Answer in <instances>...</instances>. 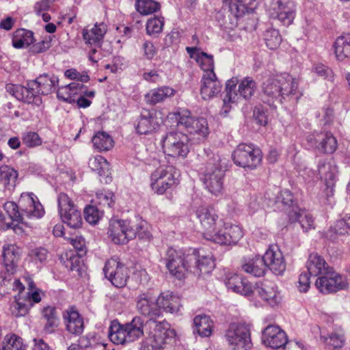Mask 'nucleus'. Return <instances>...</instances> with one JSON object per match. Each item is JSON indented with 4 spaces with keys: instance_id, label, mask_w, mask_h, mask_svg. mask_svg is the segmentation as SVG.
Listing matches in <instances>:
<instances>
[{
    "instance_id": "nucleus-1",
    "label": "nucleus",
    "mask_w": 350,
    "mask_h": 350,
    "mask_svg": "<svg viewBox=\"0 0 350 350\" xmlns=\"http://www.w3.org/2000/svg\"><path fill=\"white\" fill-rule=\"evenodd\" d=\"M297 81L288 73L265 80L262 86L261 100L269 106L283 100H290L297 94Z\"/></svg>"
},
{
    "instance_id": "nucleus-2",
    "label": "nucleus",
    "mask_w": 350,
    "mask_h": 350,
    "mask_svg": "<svg viewBox=\"0 0 350 350\" xmlns=\"http://www.w3.org/2000/svg\"><path fill=\"white\" fill-rule=\"evenodd\" d=\"M144 321L140 317H135L129 323L121 325L113 321L109 328V340L116 345L133 342L144 335Z\"/></svg>"
},
{
    "instance_id": "nucleus-3",
    "label": "nucleus",
    "mask_w": 350,
    "mask_h": 350,
    "mask_svg": "<svg viewBox=\"0 0 350 350\" xmlns=\"http://www.w3.org/2000/svg\"><path fill=\"white\" fill-rule=\"evenodd\" d=\"M169 117L176 120L177 126L183 127L193 139L203 140L209 134L207 120L202 117L193 116L188 110L178 109L170 113Z\"/></svg>"
},
{
    "instance_id": "nucleus-4",
    "label": "nucleus",
    "mask_w": 350,
    "mask_h": 350,
    "mask_svg": "<svg viewBox=\"0 0 350 350\" xmlns=\"http://www.w3.org/2000/svg\"><path fill=\"white\" fill-rule=\"evenodd\" d=\"M225 172L219 155H213L206 163L202 179L206 189L212 194L217 196L222 192Z\"/></svg>"
},
{
    "instance_id": "nucleus-5",
    "label": "nucleus",
    "mask_w": 350,
    "mask_h": 350,
    "mask_svg": "<svg viewBox=\"0 0 350 350\" xmlns=\"http://www.w3.org/2000/svg\"><path fill=\"white\" fill-rule=\"evenodd\" d=\"M224 338L232 350H250L253 347L251 327L246 323H232L225 331Z\"/></svg>"
},
{
    "instance_id": "nucleus-6",
    "label": "nucleus",
    "mask_w": 350,
    "mask_h": 350,
    "mask_svg": "<svg viewBox=\"0 0 350 350\" xmlns=\"http://www.w3.org/2000/svg\"><path fill=\"white\" fill-rule=\"evenodd\" d=\"M177 170L171 165L161 164L150 175V187L154 193L162 195L178 185Z\"/></svg>"
},
{
    "instance_id": "nucleus-7",
    "label": "nucleus",
    "mask_w": 350,
    "mask_h": 350,
    "mask_svg": "<svg viewBox=\"0 0 350 350\" xmlns=\"http://www.w3.org/2000/svg\"><path fill=\"white\" fill-rule=\"evenodd\" d=\"M163 153L174 158H185L189 152V137L178 131H171L162 136L160 141Z\"/></svg>"
},
{
    "instance_id": "nucleus-8",
    "label": "nucleus",
    "mask_w": 350,
    "mask_h": 350,
    "mask_svg": "<svg viewBox=\"0 0 350 350\" xmlns=\"http://www.w3.org/2000/svg\"><path fill=\"white\" fill-rule=\"evenodd\" d=\"M234 163L243 168L255 169L262 161L260 148L252 144H239L232 153Z\"/></svg>"
},
{
    "instance_id": "nucleus-9",
    "label": "nucleus",
    "mask_w": 350,
    "mask_h": 350,
    "mask_svg": "<svg viewBox=\"0 0 350 350\" xmlns=\"http://www.w3.org/2000/svg\"><path fill=\"white\" fill-rule=\"evenodd\" d=\"M267 11L270 18L289 26L295 16V5L292 0H270Z\"/></svg>"
},
{
    "instance_id": "nucleus-10",
    "label": "nucleus",
    "mask_w": 350,
    "mask_h": 350,
    "mask_svg": "<svg viewBox=\"0 0 350 350\" xmlns=\"http://www.w3.org/2000/svg\"><path fill=\"white\" fill-rule=\"evenodd\" d=\"M59 212L62 220L72 228H78L82 224V217L80 211L77 209L71 199L65 193L59 194Z\"/></svg>"
},
{
    "instance_id": "nucleus-11",
    "label": "nucleus",
    "mask_w": 350,
    "mask_h": 350,
    "mask_svg": "<svg viewBox=\"0 0 350 350\" xmlns=\"http://www.w3.org/2000/svg\"><path fill=\"white\" fill-rule=\"evenodd\" d=\"M107 234L115 244H126L137 237V231L131 222L126 220L111 219Z\"/></svg>"
},
{
    "instance_id": "nucleus-12",
    "label": "nucleus",
    "mask_w": 350,
    "mask_h": 350,
    "mask_svg": "<svg viewBox=\"0 0 350 350\" xmlns=\"http://www.w3.org/2000/svg\"><path fill=\"white\" fill-rule=\"evenodd\" d=\"M247 0H223L224 3L228 4L229 9L226 16L223 12L216 15V18L220 25L226 29H233L237 25L238 18L242 16L248 11L246 5Z\"/></svg>"
},
{
    "instance_id": "nucleus-13",
    "label": "nucleus",
    "mask_w": 350,
    "mask_h": 350,
    "mask_svg": "<svg viewBox=\"0 0 350 350\" xmlns=\"http://www.w3.org/2000/svg\"><path fill=\"white\" fill-rule=\"evenodd\" d=\"M103 271L105 278L118 288L125 286L129 278L128 267L121 262L118 257H113L108 260L103 268Z\"/></svg>"
},
{
    "instance_id": "nucleus-14",
    "label": "nucleus",
    "mask_w": 350,
    "mask_h": 350,
    "mask_svg": "<svg viewBox=\"0 0 350 350\" xmlns=\"http://www.w3.org/2000/svg\"><path fill=\"white\" fill-rule=\"evenodd\" d=\"M107 26L104 23L95 24L94 26H88L82 31L83 38L88 45L94 46L89 53V59L92 62H97L100 55H97L96 48L100 47L105 34L107 32Z\"/></svg>"
},
{
    "instance_id": "nucleus-15",
    "label": "nucleus",
    "mask_w": 350,
    "mask_h": 350,
    "mask_svg": "<svg viewBox=\"0 0 350 350\" xmlns=\"http://www.w3.org/2000/svg\"><path fill=\"white\" fill-rule=\"evenodd\" d=\"M243 236V232L240 226L222 222L220 227L215 229L208 241L220 245H235Z\"/></svg>"
},
{
    "instance_id": "nucleus-16",
    "label": "nucleus",
    "mask_w": 350,
    "mask_h": 350,
    "mask_svg": "<svg viewBox=\"0 0 350 350\" xmlns=\"http://www.w3.org/2000/svg\"><path fill=\"white\" fill-rule=\"evenodd\" d=\"M187 255L170 247L166 252L164 261L170 274L180 280L190 271L191 263H187Z\"/></svg>"
},
{
    "instance_id": "nucleus-17",
    "label": "nucleus",
    "mask_w": 350,
    "mask_h": 350,
    "mask_svg": "<svg viewBox=\"0 0 350 350\" xmlns=\"http://www.w3.org/2000/svg\"><path fill=\"white\" fill-rule=\"evenodd\" d=\"M164 117L161 110H143L137 120V133L139 135H148L157 130L163 124Z\"/></svg>"
},
{
    "instance_id": "nucleus-18",
    "label": "nucleus",
    "mask_w": 350,
    "mask_h": 350,
    "mask_svg": "<svg viewBox=\"0 0 350 350\" xmlns=\"http://www.w3.org/2000/svg\"><path fill=\"white\" fill-rule=\"evenodd\" d=\"M315 286L321 293L328 294L345 289L348 282L345 277L332 267L325 274L317 279Z\"/></svg>"
},
{
    "instance_id": "nucleus-19",
    "label": "nucleus",
    "mask_w": 350,
    "mask_h": 350,
    "mask_svg": "<svg viewBox=\"0 0 350 350\" xmlns=\"http://www.w3.org/2000/svg\"><path fill=\"white\" fill-rule=\"evenodd\" d=\"M136 310L142 315L148 318L147 321H154L162 313L158 306L157 299L149 291L139 293L136 299Z\"/></svg>"
},
{
    "instance_id": "nucleus-20",
    "label": "nucleus",
    "mask_w": 350,
    "mask_h": 350,
    "mask_svg": "<svg viewBox=\"0 0 350 350\" xmlns=\"http://www.w3.org/2000/svg\"><path fill=\"white\" fill-rule=\"evenodd\" d=\"M58 82L57 76L44 74L40 75L36 80L29 82L27 85L36 101H40V98L36 96V94L47 95L52 93L56 90Z\"/></svg>"
},
{
    "instance_id": "nucleus-21",
    "label": "nucleus",
    "mask_w": 350,
    "mask_h": 350,
    "mask_svg": "<svg viewBox=\"0 0 350 350\" xmlns=\"http://www.w3.org/2000/svg\"><path fill=\"white\" fill-rule=\"evenodd\" d=\"M196 215L203 229V236L208 240L215 228L220 227L222 221L212 208L204 206H199L196 211Z\"/></svg>"
},
{
    "instance_id": "nucleus-22",
    "label": "nucleus",
    "mask_w": 350,
    "mask_h": 350,
    "mask_svg": "<svg viewBox=\"0 0 350 350\" xmlns=\"http://www.w3.org/2000/svg\"><path fill=\"white\" fill-rule=\"evenodd\" d=\"M146 325L150 327L148 334L150 336L161 344L163 347L165 344L172 342L176 337V332L170 327V325L165 320L147 321Z\"/></svg>"
},
{
    "instance_id": "nucleus-23",
    "label": "nucleus",
    "mask_w": 350,
    "mask_h": 350,
    "mask_svg": "<svg viewBox=\"0 0 350 350\" xmlns=\"http://www.w3.org/2000/svg\"><path fill=\"white\" fill-rule=\"evenodd\" d=\"M252 294L259 296L269 306L274 307L278 306L282 301L280 292L277 285L271 281L256 284L253 287Z\"/></svg>"
},
{
    "instance_id": "nucleus-24",
    "label": "nucleus",
    "mask_w": 350,
    "mask_h": 350,
    "mask_svg": "<svg viewBox=\"0 0 350 350\" xmlns=\"http://www.w3.org/2000/svg\"><path fill=\"white\" fill-rule=\"evenodd\" d=\"M37 199L33 193L21 194L18 204L23 218L25 215L29 218H40L43 216L44 208L39 201H36Z\"/></svg>"
},
{
    "instance_id": "nucleus-25",
    "label": "nucleus",
    "mask_w": 350,
    "mask_h": 350,
    "mask_svg": "<svg viewBox=\"0 0 350 350\" xmlns=\"http://www.w3.org/2000/svg\"><path fill=\"white\" fill-rule=\"evenodd\" d=\"M187 263H191L190 272L196 275H202L211 273L215 268V264L212 256H201L193 251L187 254Z\"/></svg>"
},
{
    "instance_id": "nucleus-26",
    "label": "nucleus",
    "mask_w": 350,
    "mask_h": 350,
    "mask_svg": "<svg viewBox=\"0 0 350 350\" xmlns=\"http://www.w3.org/2000/svg\"><path fill=\"white\" fill-rule=\"evenodd\" d=\"M262 341L267 347L286 349V334L278 326L270 325L262 332Z\"/></svg>"
},
{
    "instance_id": "nucleus-27",
    "label": "nucleus",
    "mask_w": 350,
    "mask_h": 350,
    "mask_svg": "<svg viewBox=\"0 0 350 350\" xmlns=\"http://www.w3.org/2000/svg\"><path fill=\"white\" fill-rule=\"evenodd\" d=\"M266 269L269 268L276 275L282 274L286 269V262L282 252L277 245H271L261 257Z\"/></svg>"
},
{
    "instance_id": "nucleus-28",
    "label": "nucleus",
    "mask_w": 350,
    "mask_h": 350,
    "mask_svg": "<svg viewBox=\"0 0 350 350\" xmlns=\"http://www.w3.org/2000/svg\"><path fill=\"white\" fill-rule=\"evenodd\" d=\"M307 141L311 146L324 153L332 154L337 148L336 139L330 132L311 135L307 137Z\"/></svg>"
},
{
    "instance_id": "nucleus-29",
    "label": "nucleus",
    "mask_w": 350,
    "mask_h": 350,
    "mask_svg": "<svg viewBox=\"0 0 350 350\" xmlns=\"http://www.w3.org/2000/svg\"><path fill=\"white\" fill-rule=\"evenodd\" d=\"M221 90V82L215 72H204L201 79L200 94L204 100L216 96Z\"/></svg>"
},
{
    "instance_id": "nucleus-30",
    "label": "nucleus",
    "mask_w": 350,
    "mask_h": 350,
    "mask_svg": "<svg viewBox=\"0 0 350 350\" xmlns=\"http://www.w3.org/2000/svg\"><path fill=\"white\" fill-rule=\"evenodd\" d=\"M66 330L72 334L80 335L84 329L83 319L75 307H69L63 312Z\"/></svg>"
},
{
    "instance_id": "nucleus-31",
    "label": "nucleus",
    "mask_w": 350,
    "mask_h": 350,
    "mask_svg": "<svg viewBox=\"0 0 350 350\" xmlns=\"http://www.w3.org/2000/svg\"><path fill=\"white\" fill-rule=\"evenodd\" d=\"M176 90L167 85L150 90L144 96L145 102L150 105L163 103L174 96Z\"/></svg>"
},
{
    "instance_id": "nucleus-32",
    "label": "nucleus",
    "mask_w": 350,
    "mask_h": 350,
    "mask_svg": "<svg viewBox=\"0 0 350 350\" xmlns=\"http://www.w3.org/2000/svg\"><path fill=\"white\" fill-rule=\"evenodd\" d=\"M20 254L21 250L15 244H7L3 247V262L8 273L13 274L16 271Z\"/></svg>"
},
{
    "instance_id": "nucleus-33",
    "label": "nucleus",
    "mask_w": 350,
    "mask_h": 350,
    "mask_svg": "<svg viewBox=\"0 0 350 350\" xmlns=\"http://www.w3.org/2000/svg\"><path fill=\"white\" fill-rule=\"evenodd\" d=\"M41 317L44 323V332L46 334L54 333L59 323L56 308L51 306L44 307L41 311Z\"/></svg>"
},
{
    "instance_id": "nucleus-34",
    "label": "nucleus",
    "mask_w": 350,
    "mask_h": 350,
    "mask_svg": "<svg viewBox=\"0 0 350 350\" xmlns=\"http://www.w3.org/2000/svg\"><path fill=\"white\" fill-rule=\"evenodd\" d=\"M331 268L325 259L317 253L310 254L307 262V269L310 275L321 277Z\"/></svg>"
},
{
    "instance_id": "nucleus-35",
    "label": "nucleus",
    "mask_w": 350,
    "mask_h": 350,
    "mask_svg": "<svg viewBox=\"0 0 350 350\" xmlns=\"http://www.w3.org/2000/svg\"><path fill=\"white\" fill-rule=\"evenodd\" d=\"M226 286L233 292L245 296L250 295L253 291L252 284L247 280L237 274H234L227 279Z\"/></svg>"
},
{
    "instance_id": "nucleus-36",
    "label": "nucleus",
    "mask_w": 350,
    "mask_h": 350,
    "mask_svg": "<svg viewBox=\"0 0 350 350\" xmlns=\"http://www.w3.org/2000/svg\"><path fill=\"white\" fill-rule=\"evenodd\" d=\"M241 267L245 273L255 277L263 276L267 271L265 262L259 255L244 259Z\"/></svg>"
},
{
    "instance_id": "nucleus-37",
    "label": "nucleus",
    "mask_w": 350,
    "mask_h": 350,
    "mask_svg": "<svg viewBox=\"0 0 350 350\" xmlns=\"http://www.w3.org/2000/svg\"><path fill=\"white\" fill-rule=\"evenodd\" d=\"M334 53L338 61L350 59V33L338 36L334 42Z\"/></svg>"
},
{
    "instance_id": "nucleus-38",
    "label": "nucleus",
    "mask_w": 350,
    "mask_h": 350,
    "mask_svg": "<svg viewBox=\"0 0 350 350\" xmlns=\"http://www.w3.org/2000/svg\"><path fill=\"white\" fill-rule=\"evenodd\" d=\"M157 301L159 308L162 307L166 312L171 313L178 312L181 307L179 297L171 292L162 293L157 298Z\"/></svg>"
},
{
    "instance_id": "nucleus-39",
    "label": "nucleus",
    "mask_w": 350,
    "mask_h": 350,
    "mask_svg": "<svg viewBox=\"0 0 350 350\" xmlns=\"http://www.w3.org/2000/svg\"><path fill=\"white\" fill-rule=\"evenodd\" d=\"M88 165L91 170L96 172L100 176L105 177V183L111 180V178L109 176V163L103 157L100 155L92 157L89 159Z\"/></svg>"
},
{
    "instance_id": "nucleus-40",
    "label": "nucleus",
    "mask_w": 350,
    "mask_h": 350,
    "mask_svg": "<svg viewBox=\"0 0 350 350\" xmlns=\"http://www.w3.org/2000/svg\"><path fill=\"white\" fill-rule=\"evenodd\" d=\"M318 172L320 178L324 180L325 183L329 181L335 182L337 169L332 160L320 161L318 165Z\"/></svg>"
},
{
    "instance_id": "nucleus-41",
    "label": "nucleus",
    "mask_w": 350,
    "mask_h": 350,
    "mask_svg": "<svg viewBox=\"0 0 350 350\" xmlns=\"http://www.w3.org/2000/svg\"><path fill=\"white\" fill-rule=\"evenodd\" d=\"M83 89L84 85L81 83L75 81L59 88L57 91V96L64 100L71 102L74 100L73 96L78 94V90L81 94Z\"/></svg>"
},
{
    "instance_id": "nucleus-42",
    "label": "nucleus",
    "mask_w": 350,
    "mask_h": 350,
    "mask_svg": "<svg viewBox=\"0 0 350 350\" xmlns=\"http://www.w3.org/2000/svg\"><path fill=\"white\" fill-rule=\"evenodd\" d=\"M33 40V33L32 31L20 29L14 33L12 45L16 49L24 48L32 44Z\"/></svg>"
},
{
    "instance_id": "nucleus-43",
    "label": "nucleus",
    "mask_w": 350,
    "mask_h": 350,
    "mask_svg": "<svg viewBox=\"0 0 350 350\" xmlns=\"http://www.w3.org/2000/svg\"><path fill=\"white\" fill-rule=\"evenodd\" d=\"M18 172L9 165L0 166V183L10 189L15 187Z\"/></svg>"
},
{
    "instance_id": "nucleus-44",
    "label": "nucleus",
    "mask_w": 350,
    "mask_h": 350,
    "mask_svg": "<svg viewBox=\"0 0 350 350\" xmlns=\"http://www.w3.org/2000/svg\"><path fill=\"white\" fill-rule=\"evenodd\" d=\"M289 219L293 221H298L304 231L314 228V219L308 211L305 210L295 211V213H290Z\"/></svg>"
},
{
    "instance_id": "nucleus-45",
    "label": "nucleus",
    "mask_w": 350,
    "mask_h": 350,
    "mask_svg": "<svg viewBox=\"0 0 350 350\" xmlns=\"http://www.w3.org/2000/svg\"><path fill=\"white\" fill-rule=\"evenodd\" d=\"M275 203L278 204V208H281L284 211H288V208H292V211H289L290 213H294L295 211L298 210V207L296 206V203L294 201L293 193L288 190L282 191L279 195L276 197Z\"/></svg>"
},
{
    "instance_id": "nucleus-46",
    "label": "nucleus",
    "mask_w": 350,
    "mask_h": 350,
    "mask_svg": "<svg viewBox=\"0 0 350 350\" xmlns=\"http://www.w3.org/2000/svg\"><path fill=\"white\" fill-rule=\"evenodd\" d=\"M195 329L201 336L207 337L212 333L213 321L206 315H198L193 319Z\"/></svg>"
},
{
    "instance_id": "nucleus-47",
    "label": "nucleus",
    "mask_w": 350,
    "mask_h": 350,
    "mask_svg": "<svg viewBox=\"0 0 350 350\" xmlns=\"http://www.w3.org/2000/svg\"><path fill=\"white\" fill-rule=\"evenodd\" d=\"M94 147L99 152L107 151L113 146L112 137L105 132L96 133L92 137Z\"/></svg>"
},
{
    "instance_id": "nucleus-48",
    "label": "nucleus",
    "mask_w": 350,
    "mask_h": 350,
    "mask_svg": "<svg viewBox=\"0 0 350 350\" xmlns=\"http://www.w3.org/2000/svg\"><path fill=\"white\" fill-rule=\"evenodd\" d=\"M25 282L27 291L23 298L27 303L31 304V307H32L34 304L39 303L42 300L44 293L36 287L35 283L30 278H25Z\"/></svg>"
},
{
    "instance_id": "nucleus-49",
    "label": "nucleus",
    "mask_w": 350,
    "mask_h": 350,
    "mask_svg": "<svg viewBox=\"0 0 350 350\" xmlns=\"http://www.w3.org/2000/svg\"><path fill=\"white\" fill-rule=\"evenodd\" d=\"M135 9L142 15H150L160 10L161 5L155 0H136Z\"/></svg>"
},
{
    "instance_id": "nucleus-50",
    "label": "nucleus",
    "mask_w": 350,
    "mask_h": 350,
    "mask_svg": "<svg viewBox=\"0 0 350 350\" xmlns=\"http://www.w3.org/2000/svg\"><path fill=\"white\" fill-rule=\"evenodd\" d=\"M1 350H26V347L21 337L10 334L4 337Z\"/></svg>"
},
{
    "instance_id": "nucleus-51",
    "label": "nucleus",
    "mask_w": 350,
    "mask_h": 350,
    "mask_svg": "<svg viewBox=\"0 0 350 350\" xmlns=\"http://www.w3.org/2000/svg\"><path fill=\"white\" fill-rule=\"evenodd\" d=\"M49 257L48 250L43 247H38L31 249L27 255L29 262L33 263L37 267L44 264Z\"/></svg>"
},
{
    "instance_id": "nucleus-52",
    "label": "nucleus",
    "mask_w": 350,
    "mask_h": 350,
    "mask_svg": "<svg viewBox=\"0 0 350 350\" xmlns=\"http://www.w3.org/2000/svg\"><path fill=\"white\" fill-rule=\"evenodd\" d=\"M31 304L27 303L23 297L15 296V300L11 304L10 310L12 315L19 317L25 316L30 309Z\"/></svg>"
},
{
    "instance_id": "nucleus-53",
    "label": "nucleus",
    "mask_w": 350,
    "mask_h": 350,
    "mask_svg": "<svg viewBox=\"0 0 350 350\" xmlns=\"http://www.w3.org/2000/svg\"><path fill=\"white\" fill-rule=\"evenodd\" d=\"M256 90L255 81L250 77H245L240 82L238 92L243 98L249 99L254 95Z\"/></svg>"
},
{
    "instance_id": "nucleus-54",
    "label": "nucleus",
    "mask_w": 350,
    "mask_h": 350,
    "mask_svg": "<svg viewBox=\"0 0 350 350\" xmlns=\"http://www.w3.org/2000/svg\"><path fill=\"white\" fill-rule=\"evenodd\" d=\"M266 45L271 50H275L279 47L282 42V38L278 30L275 29H267L264 34Z\"/></svg>"
},
{
    "instance_id": "nucleus-55",
    "label": "nucleus",
    "mask_w": 350,
    "mask_h": 350,
    "mask_svg": "<svg viewBox=\"0 0 350 350\" xmlns=\"http://www.w3.org/2000/svg\"><path fill=\"white\" fill-rule=\"evenodd\" d=\"M164 18L162 16H154L146 22V30L149 36H154L163 31Z\"/></svg>"
},
{
    "instance_id": "nucleus-56",
    "label": "nucleus",
    "mask_w": 350,
    "mask_h": 350,
    "mask_svg": "<svg viewBox=\"0 0 350 350\" xmlns=\"http://www.w3.org/2000/svg\"><path fill=\"white\" fill-rule=\"evenodd\" d=\"M113 197V193L109 190H99L94 200L101 206L111 208L114 204Z\"/></svg>"
},
{
    "instance_id": "nucleus-57",
    "label": "nucleus",
    "mask_w": 350,
    "mask_h": 350,
    "mask_svg": "<svg viewBox=\"0 0 350 350\" xmlns=\"http://www.w3.org/2000/svg\"><path fill=\"white\" fill-rule=\"evenodd\" d=\"M3 208L13 221L23 223V217L21 211H19V204L14 202H7L3 205Z\"/></svg>"
},
{
    "instance_id": "nucleus-58",
    "label": "nucleus",
    "mask_w": 350,
    "mask_h": 350,
    "mask_svg": "<svg viewBox=\"0 0 350 350\" xmlns=\"http://www.w3.org/2000/svg\"><path fill=\"white\" fill-rule=\"evenodd\" d=\"M196 61L198 62L201 69L204 70V73L214 72V61L213 55H208L205 52H201L198 54Z\"/></svg>"
},
{
    "instance_id": "nucleus-59",
    "label": "nucleus",
    "mask_w": 350,
    "mask_h": 350,
    "mask_svg": "<svg viewBox=\"0 0 350 350\" xmlns=\"http://www.w3.org/2000/svg\"><path fill=\"white\" fill-rule=\"evenodd\" d=\"M324 342L332 346L334 349L341 348L344 345V336L339 333H332L328 337H321Z\"/></svg>"
},
{
    "instance_id": "nucleus-60",
    "label": "nucleus",
    "mask_w": 350,
    "mask_h": 350,
    "mask_svg": "<svg viewBox=\"0 0 350 350\" xmlns=\"http://www.w3.org/2000/svg\"><path fill=\"white\" fill-rule=\"evenodd\" d=\"M84 214L86 221L91 224H96L103 215V213L94 206H87L84 210Z\"/></svg>"
},
{
    "instance_id": "nucleus-61",
    "label": "nucleus",
    "mask_w": 350,
    "mask_h": 350,
    "mask_svg": "<svg viewBox=\"0 0 350 350\" xmlns=\"http://www.w3.org/2000/svg\"><path fill=\"white\" fill-rule=\"evenodd\" d=\"M238 83L237 78H232L226 82L225 95V102L228 101H237L238 95L235 92V87Z\"/></svg>"
},
{
    "instance_id": "nucleus-62",
    "label": "nucleus",
    "mask_w": 350,
    "mask_h": 350,
    "mask_svg": "<svg viewBox=\"0 0 350 350\" xmlns=\"http://www.w3.org/2000/svg\"><path fill=\"white\" fill-rule=\"evenodd\" d=\"M164 347L148 335L142 341L139 350H163Z\"/></svg>"
},
{
    "instance_id": "nucleus-63",
    "label": "nucleus",
    "mask_w": 350,
    "mask_h": 350,
    "mask_svg": "<svg viewBox=\"0 0 350 350\" xmlns=\"http://www.w3.org/2000/svg\"><path fill=\"white\" fill-rule=\"evenodd\" d=\"M134 229L137 231V236L141 239L150 240L152 237L151 233L148 230L146 222L141 221L135 226Z\"/></svg>"
},
{
    "instance_id": "nucleus-64",
    "label": "nucleus",
    "mask_w": 350,
    "mask_h": 350,
    "mask_svg": "<svg viewBox=\"0 0 350 350\" xmlns=\"http://www.w3.org/2000/svg\"><path fill=\"white\" fill-rule=\"evenodd\" d=\"M23 143L28 147H35L41 144L42 141L38 133L29 132L23 137Z\"/></svg>"
}]
</instances>
